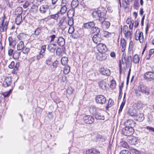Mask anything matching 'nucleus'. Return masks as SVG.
Instances as JSON below:
<instances>
[{"mask_svg": "<svg viewBox=\"0 0 154 154\" xmlns=\"http://www.w3.org/2000/svg\"><path fill=\"white\" fill-rule=\"evenodd\" d=\"M67 92L69 94H72L73 91V89L71 87H69L67 90Z\"/></svg>", "mask_w": 154, "mask_h": 154, "instance_id": "49", "label": "nucleus"}, {"mask_svg": "<svg viewBox=\"0 0 154 154\" xmlns=\"http://www.w3.org/2000/svg\"><path fill=\"white\" fill-rule=\"evenodd\" d=\"M66 19V18L64 16L61 17L58 24L59 26H62L63 29L66 28L67 25V20Z\"/></svg>", "mask_w": 154, "mask_h": 154, "instance_id": "11", "label": "nucleus"}, {"mask_svg": "<svg viewBox=\"0 0 154 154\" xmlns=\"http://www.w3.org/2000/svg\"><path fill=\"white\" fill-rule=\"evenodd\" d=\"M70 70V67L69 66H66L64 67L63 72L65 74H67L69 72Z\"/></svg>", "mask_w": 154, "mask_h": 154, "instance_id": "44", "label": "nucleus"}, {"mask_svg": "<svg viewBox=\"0 0 154 154\" xmlns=\"http://www.w3.org/2000/svg\"><path fill=\"white\" fill-rule=\"evenodd\" d=\"M8 24V22L7 21H5L4 23V19H3L2 24L0 25V31L1 32H3L6 31Z\"/></svg>", "mask_w": 154, "mask_h": 154, "instance_id": "13", "label": "nucleus"}, {"mask_svg": "<svg viewBox=\"0 0 154 154\" xmlns=\"http://www.w3.org/2000/svg\"><path fill=\"white\" fill-rule=\"evenodd\" d=\"M139 60L140 58L138 55L137 54H135L133 58V62L135 64L138 63H139Z\"/></svg>", "mask_w": 154, "mask_h": 154, "instance_id": "40", "label": "nucleus"}, {"mask_svg": "<svg viewBox=\"0 0 154 154\" xmlns=\"http://www.w3.org/2000/svg\"><path fill=\"white\" fill-rule=\"evenodd\" d=\"M59 17V13L55 14H52L50 15V18H52L55 20H57Z\"/></svg>", "mask_w": 154, "mask_h": 154, "instance_id": "45", "label": "nucleus"}, {"mask_svg": "<svg viewBox=\"0 0 154 154\" xmlns=\"http://www.w3.org/2000/svg\"><path fill=\"white\" fill-rule=\"evenodd\" d=\"M138 89L139 91L144 93L145 95H148L149 93V88L143 84L139 85L138 87Z\"/></svg>", "mask_w": 154, "mask_h": 154, "instance_id": "7", "label": "nucleus"}, {"mask_svg": "<svg viewBox=\"0 0 154 154\" xmlns=\"http://www.w3.org/2000/svg\"><path fill=\"white\" fill-rule=\"evenodd\" d=\"M22 21L21 15H18L15 19V22L17 25L20 24Z\"/></svg>", "mask_w": 154, "mask_h": 154, "instance_id": "35", "label": "nucleus"}, {"mask_svg": "<svg viewBox=\"0 0 154 154\" xmlns=\"http://www.w3.org/2000/svg\"><path fill=\"white\" fill-rule=\"evenodd\" d=\"M128 114L130 116L132 117H135L137 114V112L135 109H130L128 110Z\"/></svg>", "mask_w": 154, "mask_h": 154, "instance_id": "28", "label": "nucleus"}, {"mask_svg": "<svg viewBox=\"0 0 154 154\" xmlns=\"http://www.w3.org/2000/svg\"><path fill=\"white\" fill-rule=\"evenodd\" d=\"M73 20L72 18H70L67 20V25H68L70 26H72V25L73 24Z\"/></svg>", "mask_w": 154, "mask_h": 154, "instance_id": "46", "label": "nucleus"}, {"mask_svg": "<svg viewBox=\"0 0 154 154\" xmlns=\"http://www.w3.org/2000/svg\"><path fill=\"white\" fill-rule=\"evenodd\" d=\"M20 65V63L19 62L17 63L14 66V69L12 71V73L14 74H16L19 69V66Z\"/></svg>", "mask_w": 154, "mask_h": 154, "instance_id": "37", "label": "nucleus"}, {"mask_svg": "<svg viewBox=\"0 0 154 154\" xmlns=\"http://www.w3.org/2000/svg\"><path fill=\"white\" fill-rule=\"evenodd\" d=\"M114 101L111 99H109L108 104L106 107V110H108L109 108L112 107Z\"/></svg>", "mask_w": 154, "mask_h": 154, "instance_id": "33", "label": "nucleus"}, {"mask_svg": "<svg viewBox=\"0 0 154 154\" xmlns=\"http://www.w3.org/2000/svg\"><path fill=\"white\" fill-rule=\"evenodd\" d=\"M56 45L54 44H50L48 47V49L50 52L54 53L56 49Z\"/></svg>", "mask_w": 154, "mask_h": 154, "instance_id": "24", "label": "nucleus"}, {"mask_svg": "<svg viewBox=\"0 0 154 154\" xmlns=\"http://www.w3.org/2000/svg\"><path fill=\"white\" fill-rule=\"evenodd\" d=\"M82 120L86 123L91 124L94 122V119L93 117L91 116L87 115L83 117Z\"/></svg>", "mask_w": 154, "mask_h": 154, "instance_id": "8", "label": "nucleus"}, {"mask_svg": "<svg viewBox=\"0 0 154 154\" xmlns=\"http://www.w3.org/2000/svg\"><path fill=\"white\" fill-rule=\"evenodd\" d=\"M103 20L102 21H100L102 23V26L103 29H106L109 27L110 23L109 21H105Z\"/></svg>", "mask_w": 154, "mask_h": 154, "instance_id": "22", "label": "nucleus"}, {"mask_svg": "<svg viewBox=\"0 0 154 154\" xmlns=\"http://www.w3.org/2000/svg\"><path fill=\"white\" fill-rule=\"evenodd\" d=\"M128 26L126 25H125L123 27V33H125L128 31Z\"/></svg>", "mask_w": 154, "mask_h": 154, "instance_id": "62", "label": "nucleus"}, {"mask_svg": "<svg viewBox=\"0 0 154 154\" xmlns=\"http://www.w3.org/2000/svg\"><path fill=\"white\" fill-rule=\"evenodd\" d=\"M121 144L123 147L127 148L129 147L128 143L125 141H122L121 142Z\"/></svg>", "mask_w": 154, "mask_h": 154, "instance_id": "48", "label": "nucleus"}, {"mask_svg": "<svg viewBox=\"0 0 154 154\" xmlns=\"http://www.w3.org/2000/svg\"><path fill=\"white\" fill-rule=\"evenodd\" d=\"M126 45V42L124 38L121 39L120 45L122 47V51L124 52L125 49Z\"/></svg>", "mask_w": 154, "mask_h": 154, "instance_id": "27", "label": "nucleus"}, {"mask_svg": "<svg viewBox=\"0 0 154 154\" xmlns=\"http://www.w3.org/2000/svg\"><path fill=\"white\" fill-rule=\"evenodd\" d=\"M139 22H140V20H138V19H137V20H135V24L134 26L136 28L138 26L139 24Z\"/></svg>", "mask_w": 154, "mask_h": 154, "instance_id": "61", "label": "nucleus"}, {"mask_svg": "<svg viewBox=\"0 0 154 154\" xmlns=\"http://www.w3.org/2000/svg\"><path fill=\"white\" fill-rule=\"evenodd\" d=\"M143 78L147 81H150L154 80V72L148 71L144 75Z\"/></svg>", "mask_w": 154, "mask_h": 154, "instance_id": "5", "label": "nucleus"}, {"mask_svg": "<svg viewBox=\"0 0 154 154\" xmlns=\"http://www.w3.org/2000/svg\"><path fill=\"white\" fill-rule=\"evenodd\" d=\"M95 26V23L94 21H92L84 23L83 27L85 29H91Z\"/></svg>", "mask_w": 154, "mask_h": 154, "instance_id": "17", "label": "nucleus"}, {"mask_svg": "<svg viewBox=\"0 0 154 154\" xmlns=\"http://www.w3.org/2000/svg\"><path fill=\"white\" fill-rule=\"evenodd\" d=\"M133 47V42L131 41L130 42L128 48V52L130 54H128L127 57L126 54L123 53L122 58V64H126V66L131 67L132 63V59L131 54L133 53L132 49Z\"/></svg>", "mask_w": 154, "mask_h": 154, "instance_id": "1", "label": "nucleus"}, {"mask_svg": "<svg viewBox=\"0 0 154 154\" xmlns=\"http://www.w3.org/2000/svg\"><path fill=\"white\" fill-rule=\"evenodd\" d=\"M92 40L94 43L96 44L100 43L102 40V38L100 35L95 34L92 38Z\"/></svg>", "mask_w": 154, "mask_h": 154, "instance_id": "15", "label": "nucleus"}, {"mask_svg": "<svg viewBox=\"0 0 154 154\" xmlns=\"http://www.w3.org/2000/svg\"><path fill=\"white\" fill-rule=\"evenodd\" d=\"M132 152L134 153L135 154H140V153H141L138 150L135 149H132Z\"/></svg>", "mask_w": 154, "mask_h": 154, "instance_id": "63", "label": "nucleus"}, {"mask_svg": "<svg viewBox=\"0 0 154 154\" xmlns=\"http://www.w3.org/2000/svg\"><path fill=\"white\" fill-rule=\"evenodd\" d=\"M98 84L99 88L103 90L106 89L107 85L105 80H101L98 82Z\"/></svg>", "mask_w": 154, "mask_h": 154, "instance_id": "18", "label": "nucleus"}, {"mask_svg": "<svg viewBox=\"0 0 154 154\" xmlns=\"http://www.w3.org/2000/svg\"><path fill=\"white\" fill-rule=\"evenodd\" d=\"M145 105L140 101L138 100L134 104V106L138 110H141L144 107Z\"/></svg>", "mask_w": 154, "mask_h": 154, "instance_id": "21", "label": "nucleus"}, {"mask_svg": "<svg viewBox=\"0 0 154 154\" xmlns=\"http://www.w3.org/2000/svg\"><path fill=\"white\" fill-rule=\"evenodd\" d=\"M22 50L23 53L24 54H28L29 51V49L27 48H24Z\"/></svg>", "mask_w": 154, "mask_h": 154, "instance_id": "50", "label": "nucleus"}, {"mask_svg": "<svg viewBox=\"0 0 154 154\" xmlns=\"http://www.w3.org/2000/svg\"><path fill=\"white\" fill-rule=\"evenodd\" d=\"M17 14L18 15H21L23 12L22 8L20 7H18L16 9V12Z\"/></svg>", "mask_w": 154, "mask_h": 154, "instance_id": "43", "label": "nucleus"}, {"mask_svg": "<svg viewBox=\"0 0 154 154\" xmlns=\"http://www.w3.org/2000/svg\"><path fill=\"white\" fill-rule=\"evenodd\" d=\"M120 154H131V153L128 150H125L122 151Z\"/></svg>", "mask_w": 154, "mask_h": 154, "instance_id": "51", "label": "nucleus"}, {"mask_svg": "<svg viewBox=\"0 0 154 154\" xmlns=\"http://www.w3.org/2000/svg\"><path fill=\"white\" fill-rule=\"evenodd\" d=\"M127 140L131 145H135L137 143L139 140L138 137L131 135L127 137Z\"/></svg>", "mask_w": 154, "mask_h": 154, "instance_id": "9", "label": "nucleus"}, {"mask_svg": "<svg viewBox=\"0 0 154 154\" xmlns=\"http://www.w3.org/2000/svg\"><path fill=\"white\" fill-rule=\"evenodd\" d=\"M100 72L104 75L109 76L110 74V70L106 68H101L100 69Z\"/></svg>", "mask_w": 154, "mask_h": 154, "instance_id": "14", "label": "nucleus"}, {"mask_svg": "<svg viewBox=\"0 0 154 154\" xmlns=\"http://www.w3.org/2000/svg\"><path fill=\"white\" fill-rule=\"evenodd\" d=\"M43 27L42 26H40L38 27L34 31V34L35 35H38L41 33Z\"/></svg>", "mask_w": 154, "mask_h": 154, "instance_id": "32", "label": "nucleus"}, {"mask_svg": "<svg viewBox=\"0 0 154 154\" xmlns=\"http://www.w3.org/2000/svg\"><path fill=\"white\" fill-rule=\"evenodd\" d=\"M116 86V83L115 81H112L111 82V83L110 85V87L112 88H115Z\"/></svg>", "mask_w": 154, "mask_h": 154, "instance_id": "53", "label": "nucleus"}, {"mask_svg": "<svg viewBox=\"0 0 154 154\" xmlns=\"http://www.w3.org/2000/svg\"><path fill=\"white\" fill-rule=\"evenodd\" d=\"M143 33L140 31V30L138 29L136 31L135 35V39L136 40H139L140 42H141L143 40Z\"/></svg>", "mask_w": 154, "mask_h": 154, "instance_id": "10", "label": "nucleus"}, {"mask_svg": "<svg viewBox=\"0 0 154 154\" xmlns=\"http://www.w3.org/2000/svg\"><path fill=\"white\" fill-rule=\"evenodd\" d=\"M15 63L13 61H12L10 64L9 65L8 67L10 69H13L14 67Z\"/></svg>", "mask_w": 154, "mask_h": 154, "instance_id": "54", "label": "nucleus"}, {"mask_svg": "<svg viewBox=\"0 0 154 154\" xmlns=\"http://www.w3.org/2000/svg\"><path fill=\"white\" fill-rule=\"evenodd\" d=\"M135 117L136 120L139 122L143 121L144 119V115L142 113H140L138 114H137Z\"/></svg>", "mask_w": 154, "mask_h": 154, "instance_id": "29", "label": "nucleus"}, {"mask_svg": "<svg viewBox=\"0 0 154 154\" xmlns=\"http://www.w3.org/2000/svg\"><path fill=\"white\" fill-rule=\"evenodd\" d=\"M91 30L93 33H94L95 34L98 35L99 33L100 30L98 27L94 26L93 28H92Z\"/></svg>", "mask_w": 154, "mask_h": 154, "instance_id": "38", "label": "nucleus"}, {"mask_svg": "<svg viewBox=\"0 0 154 154\" xmlns=\"http://www.w3.org/2000/svg\"><path fill=\"white\" fill-rule=\"evenodd\" d=\"M96 119L97 120H104V116L98 112L94 116Z\"/></svg>", "mask_w": 154, "mask_h": 154, "instance_id": "36", "label": "nucleus"}, {"mask_svg": "<svg viewBox=\"0 0 154 154\" xmlns=\"http://www.w3.org/2000/svg\"><path fill=\"white\" fill-rule=\"evenodd\" d=\"M51 38V42H53L54 41V39L56 38V35H52L49 36Z\"/></svg>", "mask_w": 154, "mask_h": 154, "instance_id": "59", "label": "nucleus"}, {"mask_svg": "<svg viewBox=\"0 0 154 154\" xmlns=\"http://www.w3.org/2000/svg\"><path fill=\"white\" fill-rule=\"evenodd\" d=\"M68 58L66 57H63L61 59V63L63 66L66 65L68 63Z\"/></svg>", "mask_w": 154, "mask_h": 154, "instance_id": "31", "label": "nucleus"}, {"mask_svg": "<svg viewBox=\"0 0 154 154\" xmlns=\"http://www.w3.org/2000/svg\"><path fill=\"white\" fill-rule=\"evenodd\" d=\"M146 128L150 131L154 132V128L152 127L149 126H146Z\"/></svg>", "mask_w": 154, "mask_h": 154, "instance_id": "57", "label": "nucleus"}, {"mask_svg": "<svg viewBox=\"0 0 154 154\" xmlns=\"http://www.w3.org/2000/svg\"><path fill=\"white\" fill-rule=\"evenodd\" d=\"M74 30V28L73 26H70L68 30V32L70 34H72Z\"/></svg>", "mask_w": 154, "mask_h": 154, "instance_id": "55", "label": "nucleus"}, {"mask_svg": "<svg viewBox=\"0 0 154 154\" xmlns=\"http://www.w3.org/2000/svg\"><path fill=\"white\" fill-rule=\"evenodd\" d=\"M154 53V49H151L150 50L149 52V57L151 55Z\"/></svg>", "mask_w": 154, "mask_h": 154, "instance_id": "64", "label": "nucleus"}, {"mask_svg": "<svg viewBox=\"0 0 154 154\" xmlns=\"http://www.w3.org/2000/svg\"><path fill=\"white\" fill-rule=\"evenodd\" d=\"M56 42L60 46L63 47L65 44V40L63 38L59 37L57 40Z\"/></svg>", "mask_w": 154, "mask_h": 154, "instance_id": "26", "label": "nucleus"}, {"mask_svg": "<svg viewBox=\"0 0 154 154\" xmlns=\"http://www.w3.org/2000/svg\"><path fill=\"white\" fill-rule=\"evenodd\" d=\"M20 53L17 51H15L13 54V57L15 59L17 60L19 58Z\"/></svg>", "mask_w": 154, "mask_h": 154, "instance_id": "42", "label": "nucleus"}, {"mask_svg": "<svg viewBox=\"0 0 154 154\" xmlns=\"http://www.w3.org/2000/svg\"><path fill=\"white\" fill-rule=\"evenodd\" d=\"M58 63V61L57 60H56L53 63L52 66L54 68H56L57 66V64Z\"/></svg>", "mask_w": 154, "mask_h": 154, "instance_id": "56", "label": "nucleus"}, {"mask_svg": "<svg viewBox=\"0 0 154 154\" xmlns=\"http://www.w3.org/2000/svg\"><path fill=\"white\" fill-rule=\"evenodd\" d=\"M98 51L101 53H105L107 51V48L105 45L102 43H100L97 46Z\"/></svg>", "mask_w": 154, "mask_h": 154, "instance_id": "12", "label": "nucleus"}, {"mask_svg": "<svg viewBox=\"0 0 154 154\" xmlns=\"http://www.w3.org/2000/svg\"><path fill=\"white\" fill-rule=\"evenodd\" d=\"M136 123L133 120H128L124 123V125L126 127L132 128L135 126Z\"/></svg>", "mask_w": 154, "mask_h": 154, "instance_id": "16", "label": "nucleus"}, {"mask_svg": "<svg viewBox=\"0 0 154 154\" xmlns=\"http://www.w3.org/2000/svg\"><path fill=\"white\" fill-rule=\"evenodd\" d=\"M103 35L106 38H108L110 37L111 35V33L106 31H104L103 32Z\"/></svg>", "mask_w": 154, "mask_h": 154, "instance_id": "47", "label": "nucleus"}, {"mask_svg": "<svg viewBox=\"0 0 154 154\" xmlns=\"http://www.w3.org/2000/svg\"><path fill=\"white\" fill-rule=\"evenodd\" d=\"M44 54H38L36 56V59L37 60H39L40 59L43 57Z\"/></svg>", "mask_w": 154, "mask_h": 154, "instance_id": "58", "label": "nucleus"}, {"mask_svg": "<svg viewBox=\"0 0 154 154\" xmlns=\"http://www.w3.org/2000/svg\"><path fill=\"white\" fill-rule=\"evenodd\" d=\"M125 35V36L127 38L131 39V37L132 33L129 31H127L126 33H124Z\"/></svg>", "mask_w": 154, "mask_h": 154, "instance_id": "41", "label": "nucleus"}, {"mask_svg": "<svg viewBox=\"0 0 154 154\" xmlns=\"http://www.w3.org/2000/svg\"><path fill=\"white\" fill-rule=\"evenodd\" d=\"M97 110V108L94 106H92L89 108L90 112L94 116H95L98 112Z\"/></svg>", "mask_w": 154, "mask_h": 154, "instance_id": "23", "label": "nucleus"}, {"mask_svg": "<svg viewBox=\"0 0 154 154\" xmlns=\"http://www.w3.org/2000/svg\"><path fill=\"white\" fill-rule=\"evenodd\" d=\"M107 10L104 8H100L93 12L92 15L94 18L98 20L99 21H102L106 19Z\"/></svg>", "mask_w": 154, "mask_h": 154, "instance_id": "2", "label": "nucleus"}, {"mask_svg": "<svg viewBox=\"0 0 154 154\" xmlns=\"http://www.w3.org/2000/svg\"><path fill=\"white\" fill-rule=\"evenodd\" d=\"M13 51H13V50H12V49H10L8 50V55L9 56H11L12 55H13V54H14Z\"/></svg>", "mask_w": 154, "mask_h": 154, "instance_id": "60", "label": "nucleus"}, {"mask_svg": "<svg viewBox=\"0 0 154 154\" xmlns=\"http://www.w3.org/2000/svg\"><path fill=\"white\" fill-rule=\"evenodd\" d=\"M49 6L47 5H41L39 8L40 13L42 14H45L48 10Z\"/></svg>", "mask_w": 154, "mask_h": 154, "instance_id": "20", "label": "nucleus"}, {"mask_svg": "<svg viewBox=\"0 0 154 154\" xmlns=\"http://www.w3.org/2000/svg\"><path fill=\"white\" fill-rule=\"evenodd\" d=\"M8 41L9 45L13 48L16 45V41L13 40L11 37H10L8 38Z\"/></svg>", "mask_w": 154, "mask_h": 154, "instance_id": "30", "label": "nucleus"}, {"mask_svg": "<svg viewBox=\"0 0 154 154\" xmlns=\"http://www.w3.org/2000/svg\"><path fill=\"white\" fill-rule=\"evenodd\" d=\"M69 6L68 1L66 0H62L60 5V11L61 14H64L67 10V7Z\"/></svg>", "mask_w": 154, "mask_h": 154, "instance_id": "3", "label": "nucleus"}, {"mask_svg": "<svg viewBox=\"0 0 154 154\" xmlns=\"http://www.w3.org/2000/svg\"><path fill=\"white\" fill-rule=\"evenodd\" d=\"M95 101L97 103L103 104L105 103L106 99L104 96L99 95L96 96Z\"/></svg>", "mask_w": 154, "mask_h": 154, "instance_id": "6", "label": "nucleus"}, {"mask_svg": "<svg viewBox=\"0 0 154 154\" xmlns=\"http://www.w3.org/2000/svg\"><path fill=\"white\" fill-rule=\"evenodd\" d=\"M134 130L133 128L125 127L122 128V133L124 135L128 137L131 136L134 133Z\"/></svg>", "mask_w": 154, "mask_h": 154, "instance_id": "4", "label": "nucleus"}, {"mask_svg": "<svg viewBox=\"0 0 154 154\" xmlns=\"http://www.w3.org/2000/svg\"><path fill=\"white\" fill-rule=\"evenodd\" d=\"M62 53V51L61 49L58 48H57L56 51V54L58 56H60Z\"/></svg>", "mask_w": 154, "mask_h": 154, "instance_id": "52", "label": "nucleus"}, {"mask_svg": "<svg viewBox=\"0 0 154 154\" xmlns=\"http://www.w3.org/2000/svg\"><path fill=\"white\" fill-rule=\"evenodd\" d=\"M24 44L23 42L21 41L19 42L17 45V49L18 50H21L24 48Z\"/></svg>", "mask_w": 154, "mask_h": 154, "instance_id": "34", "label": "nucleus"}, {"mask_svg": "<svg viewBox=\"0 0 154 154\" xmlns=\"http://www.w3.org/2000/svg\"><path fill=\"white\" fill-rule=\"evenodd\" d=\"M79 5V2L77 0H73L72 2L71 6L72 8H75Z\"/></svg>", "mask_w": 154, "mask_h": 154, "instance_id": "39", "label": "nucleus"}, {"mask_svg": "<svg viewBox=\"0 0 154 154\" xmlns=\"http://www.w3.org/2000/svg\"><path fill=\"white\" fill-rule=\"evenodd\" d=\"M11 78L10 77H6L4 80L3 82V86L6 87L9 86L11 84Z\"/></svg>", "mask_w": 154, "mask_h": 154, "instance_id": "19", "label": "nucleus"}, {"mask_svg": "<svg viewBox=\"0 0 154 154\" xmlns=\"http://www.w3.org/2000/svg\"><path fill=\"white\" fill-rule=\"evenodd\" d=\"M86 154H99L100 152L99 150L95 149H89L86 151Z\"/></svg>", "mask_w": 154, "mask_h": 154, "instance_id": "25", "label": "nucleus"}]
</instances>
